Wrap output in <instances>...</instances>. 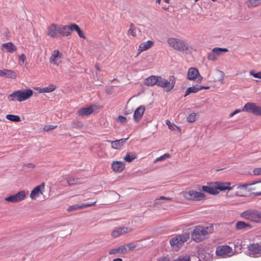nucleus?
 Returning a JSON list of instances; mask_svg holds the SVG:
<instances>
[{"label": "nucleus", "mask_w": 261, "mask_h": 261, "mask_svg": "<svg viewBox=\"0 0 261 261\" xmlns=\"http://www.w3.org/2000/svg\"><path fill=\"white\" fill-rule=\"evenodd\" d=\"M74 31L77 32L80 37L86 39V36L80 27L75 23L65 25L52 23L47 28V35L53 38L60 36L67 37L71 35L72 32Z\"/></svg>", "instance_id": "obj_1"}, {"label": "nucleus", "mask_w": 261, "mask_h": 261, "mask_svg": "<svg viewBox=\"0 0 261 261\" xmlns=\"http://www.w3.org/2000/svg\"><path fill=\"white\" fill-rule=\"evenodd\" d=\"M213 231L214 227L212 224L208 226H196L191 233L192 240L196 243L201 242L206 239Z\"/></svg>", "instance_id": "obj_2"}, {"label": "nucleus", "mask_w": 261, "mask_h": 261, "mask_svg": "<svg viewBox=\"0 0 261 261\" xmlns=\"http://www.w3.org/2000/svg\"><path fill=\"white\" fill-rule=\"evenodd\" d=\"M208 185V186H202L201 187V190L212 195L218 194L219 193L218 190H231L234 188V186L230 187L231 184L229 182H215L209 183Z\"/></svg>", "instance_id": "obj_3"}, {"label": "nucleus", "mask_w": 261, "mask_h": 261, "mask_svg": "<svg viewBox=\"0 0 261 261\" xmlns=\"http://www.w3.org/2000/svg\"><path fill=\"white\" fill-rule=\"evenodd\" d=\"M33 91L31 89L18 90L10 94L8 96L9 101L17 100L19 102L23 101L30 99L33 95Z\"/></svg>", "instance_id": "obj_4"}, {"label": "nucleus", "mask_w": 261, "mask_h": 261, "mask_svg": "<svg viewBox=\"0 0 261 261\" xmlns=\"http://www.w3.org/2000/svg\"><path fill=\"white\" fill-rule=\"evenodd\" d=\"M240 217L249 222L261 224V211L254 209H248L240 214Z\"/></svg>", "instance_id": "obj_5"}, {"label": "nucleus", "mask_w": 261, "mask_h": 261, "mask_svg": "<svg viewBox=\"0 0 261 261\" xmlns=\"http://www.w3.org/2000/svg\"><path fill=\"white\" fill-rule=\"evenodd\" d=\"M167 43L171 47L179 51L185 52L189 50V44L185 41L177 38H168Z\"/></svg>", "instance_id": "obj_6"}, {"label": "nucleus", "mask_w": 261, "mask_h": 261, "mask_svg": "<svg viewBox=\"0 0 261 261\" xmlns=\"http://www.w3.org/2000/svg\"><path fill=\"white\" fill-rule=\"evenodd\" d=\"M190 238L189 233L186 232L176 236L170 240V244L174 250L177 251Z\"/></svg>", "instance_id": "obj_7"}, {"label": "nucleus", "mask_w": 261, "mask_h": 261, "mask_svg": "<svg viewBox=\"0 0 261 261\" xmlns=\"http://www.w3.org/2000/svg\"><path fill=\"white\" fill-rule=\"evenodd\" d=\"M181 194L186 199L191 201H200L206 197L204 193L192 190L184 191Z\"/></svg>", "instance_id": "obj_8"}, {"label": "nucleus", "mask_w": 261, "mask_h": 261, "mask_svg": "<svg viewBox=\"0 0 261 261\" xmlns=\"http://www.w3.org/2000/svg\"><path fill=\"white\" fill-rule=\"evenodd\" d=\"M157 86L165 89L166 91H170L174 87L175 84V78L174 76H170L169 81L158 76Z\"/></svg>", "instance_id": "obj_9"}, {"label": "nucleus", "mask_w": 261, "mask_h": 261, "mask_svg": "<svg viewBox=\"0 0 261 261\" xmlns=\"http://www.w3.org/2000/svg\"><path fill=\"white\" fill-rule=\"evenodd\" d=\"M27 193L25 191L21 190L15 194L5 198L4 200L9 202L18 203L24 200L27 197Z\"/></svg>", "instance_id": "obj_10"}, {"label": "nucleus", "mask_w": 261, "mask_h": 261, "mask_svg": "<svg viewBox=\"0 0 261 261\" xmlns=\"http://www.w3.org/2000/svg\"><path fill=\"white\" fill-rule=\"evenodd\" d=\"M187 79L189 81H196L200 83L203 79L198 70L195 67H190L187 72Z\"/></svg>", "instance_id": "obj_11"}, {"label": "nucleus", "mask_w": 261, "mask_h": 261, "mask_svg": "<svg viewBox=\"0 0 261 261\" xmlns=\"http://www.w3.org/2000/svg\"><path fill=\"white\" fill-rule=\"evenodd\" d=\"M232 253V248L228 245L219 246L216 248V254L222 257L230 256Z\"/></svg>", "instance_id": "obj_12"}, {"label": "nucleus", "mask_w": 261, "mask_h": 261, "mask_svg": "<svg viewBox=\"0 0 261 261\" xmlns=\"http://www.w3.org/2000/svg\"><path fill=\"white\" fill-rule=\"evenodd\" d=\"M242 111L252 113L255 115H261V107L257 106L255 103L248 102L246 103L243 108Z\"/></svg>", "instance_id": "obj_13"}, {"label": "nucleus", "mask_w": 261, "mask_h": 261, "mask_svg": "<svg viewBox=\"0 0 261 261\" xmlns=\"http://www.w3.org/2000/svg\"><path fill=\"white\" fill-rule=\"evenodd\" d=\"M248 249L250 256L254 257L261 256V242L250 244Z\"/></svg>", "instance_id": "obj_14"}, {"label": "nucleus", "mask_w": 261, "mask_h": 261, "mask_svg": "<svg viewBox=\"0 0 261 261\" xmlns=\"http://www.w3.org/2000/svg\"><path fill=\"white\" fill-rule=\"evenodd\" d=\"M45 189V184L42 182L40 185L35 187L31 192L30 198L32 200H35L37 197L43 194Z\"/></svg>", "instance_id": "obj_15"}, {"label": "nucleus", "mask_w": 261, "mask_h": 261, "mask_svg": "<svg viewBox=\"0 0 261 261\" xmlns=\"http://www.w3.org/2000/svg\"><path fill=\"white\" fill-rule=\"evenodd\" d=\"M131 231L132 229L127 227H119L112 231L111 236L114 238H117L119 236L127 233Z\"/></svg>", "instance_id": "obj_16"}, {"label": "nucleus", "mask_w": 261, "mask_h": 261, "mask_svg": "<svg viewBox=\"0 0 261 261\" xmlns=\"http://www.w3.org/2000/svg\"><path fill=\"white\" fill-rule=\"evenodd\" d=\"M145 111V108L143 106H140L135 110L133 115V118L135 122H138L141 120Z\"/></svg>", "instance_id": "obj_17"}, {"label": "nucleus", "mask_w": 261, "mask_h": 261, "mask_svg": "<svg viewBox=\"0 0 261 261\" xmlns=\"http://www.w3.org/2000/svg\"><path fill=\"white\" fill-rule=\"evenodd\" d=\"M128 138L121 139L116 141L108 140V142L111 144V147L115 149H120L121 147L126 143Z\"/></svg>", "instance_id": "obj_18"}, {"label": "nucleus", "mask_w": 261, "mask_h": 261, "mask_svg": "<svg viewBox=\"0 0 261 261\" xmlns=\"http://www.w3.org/2000/svg\"><path fill=\"white\" fill-rule=\"evenodd\" d=\"M112 169L115 172L120 173L125 168V164L121 161H114L112 163Z\"/></svg>", "instance_id": "obj_19"}, {"label": "nucleus", "mask_w": 261, "mask_h": 261, "mask_svg": "<svg viewBox=\"0 0 261 261\" xmlns=\"http://www.w3.org/2000/svg\"><path fill=\"white\" fill-rule=\"evenodd\" d=\"M154 44V41L151 40H148L146 42L141 43L139 46L138 51V55H139L141 53L148 50L149 48L151 47Z\"/></svg>", "instance_id": "obj_20"}, {"label": "nucleus", "mask_w": 261, "mask_h": 261, "mask_svg": "<svg viewBox=\"0 0 261 261\" xmlns=\"http://www.w3.org/2000/svg\"><path fill=\"white\" fill-rule=\"evenodd\" d=\"M2 50L5 49L9 53H13L17 50L16 46L11 42L3 43L1 46Z\"/></svg>", "instance_id": "obj_21"}, {"label": "nucleus", "mask_w": 261, "mask_h": 261, "mask_svg": "<svg viewBox=\"0 0 261 261\" xmlns=\"http://www.w3.org/2000/svg\"><path fill=\"white\" fill-rule=\"evenodd\" d=\"M0 76H5L10 79H15L17 76V74L14 71L4 69L0 70Z\"/></svg>", "instance_id": "obj_22"}, {"label": "nucleus", "mask_w": 261, "mask_h": 261, "mask_svg": "<svg viewBox=\"0 0 261 261\" xmlns=\"http://www.w3.org/2000/svg\"><path fill=\"white\" fill-rule=\"evenodd\" d=\"M158 76L150 75L144 80V84L152 87L158 85Z\"/></svg>", "instance_id": "obj_23"}, {"label": "nucleus", "mask_w": 261, "mask_h": 261, "mask_svg": "<svg viewBox=\"0 0 261 261\" xmlns=\"http://www.w3.org/2000/svg\"><path fill=\"white\" fill-rule=\"evenodd\" d=\"M62 56V54L60 52V51L58 49L55 50L51 54L50 58H49V62L56 65L57 66L59 65V63L57 62V58H61Z\"/></svg>", "instance_id": "obj_24"}, {"label": "nucleus", "mask_w": 261, "mask_h": 261, "mask_svg": "<svg viewBox=\"0 0 261 261\" xmlns=\"http://www.w3.org/2000/svg\"><path fill=\"white\" fill-rule=\"evenodd\" d=\"M93 112V109L92 106H90L88 107L83 108L79 109L77 111V114L80 116H88L90 115Z\"/></svg>", "instance_id": "obj_25"}, {"label": "nucleus", "mask_w": 261, "mask_h": 261, "mask_svg": "<svg viewBox=\"0 0 261 261\" xmlns=\"http://www.w3.org/2000/svg\"><path fill=\"white\" fill-rule=\"evenodd\" d=\"M251 228L252 226L250 224L244 221H239L236 224V228L237 230L249 229Z\"/></svg>", "instance_id": "obj_26"}, {"label": "nucleus", "mask_w": 261, "mask_h": 261, "mask_svg": "<svg viewBox=\"0 0 261 261\" xmlns=\"http://www.w3.org/2000/svg\"><path fill=\"white\" fill-rule=\"evenodd\" d=\"M57 89V86L54 84H50L48 86L44 88H37L36 89L38 90L39 92L42 93H49L54 91Z\"/></svg>", "instance_id": "obj_27"}, {"label": "nucleus", "mask_w": 261, "mask_h": 261, "mask_svg": "<svg viewBox=\"0 0 261 261\" xmlns=\"http://www.w3.org/2000/svg\"><path fill=\"white\" fill-rule=\"evenodd\" d=\"M199 91H200V89H199V86H198V85H197V86H193L189 87L186 90V93H185V94L184 96L186 97L187 96L189 95L190 93H197Z\"/></svg>", "instance_id": "obj_28"}, {"label": "nucleus", "mask_w": 261, "mask_h": 261, "mask_svg": "<svg viewBox=\"0 0 261 261\" xmlns=\"http://www.w3.org/2000/svg\"><path fill=\"white\" fill-rule=\"evenodd\" d=\"M212 50L217 57L218 56L221 55L222 52L226 53L228 51L227 48L221 47H215L212 49Z\"/></svg>", "instance_id": "obj_29"}, {"label": "nucleus", "mask_w": 261, "mask_h": 261, "mask_svg": "<svg viewBox=\"0 0 261 261\" xmlns=\"http://www.w3.org/2000/svg\"><path fill=\"white\" fill-rule=\"evenodd\" d=\"M216 74L218 76L217 79H215V81L220 82L221 84H223V80L224 79V73L220 70H217L216 72Z\"/></svg>", "instance_id": "obj_30"}, {"label": "nucleus", "mask_w": 261, "mask_h": 261, "mask_svg": "<svg viewBox=\"0 0 261 261\" xmlns=\"http://www.w3.org/2000/svg\"><path fill=\"white\" fill-rule=\"evenodd\" d=\"M261 4V0H248L247 6L249 8L255 7Z\"/></svg>", "instance_id": "obj_31"}, {"label": "nucleus", "mask_w": 261, "mask_h": 261, "mask_svg": "<svg viewBox=\"0 0 261 261\" xmlns=\"http://www.w3.org/2000/svg\"><path fill=\"white\" fill-rule=\"evenodd\" d=\"M6 118L11 121L13 122H19L20 121V117L18 115L8 114L6 115Z\"/></svg>", "instance_id": "obj_32"}, {"label": "nucleus", "mask_w": 261, "mask_h": 261, "mask_svg": "<svg viewBox=\"0 0 261 261\" xmlns=\"http://www.w3.org/2000/svg\"><path fill=\"white\" fill-rule=\"evenodd\" d=\"M137 158V155L131 152H127L126 156L124 158V160L128 163L132 162L134 159Z\"/></svg>", "instance_id": "obj_33"}, {"label": "nucleus", "mask_w": 261, "mask_h": 261, "mask_svg": "<svg viewBox=\"0 0 261 261\" xmlns=\"http://www.w3.org/2000/svg\"><path fill=\"white\" fill-rule=\"evenodd\" d=\"M127 34L133 37H136L137 36L136 28L134 24L132 23L130 24L129 26V29L128 30Z\"/></svg>", "instance_id": "obj_34"}, {"label": "nucleus", "mask_w": 261, "mask_h": 261, "mask_svg": "<svg viewBox=\"0 0 261 261\" xmlns=\"http://www.w3.org/2000/svg\"><path fill=\"white\" fill-rule=\"evenodd\" d=\"M170 158V154L169 153H165L159 158H156L153 161L154 163H156L159 161H162L165 160L166 159H169Z\"/></svg>", "instance_id": "obj_35"}, {"label": "nucleus", "mask_w": 261, "mask_h": 261, "mask_svg": "<svg viewBox=\"0 0 261 261\" xmlns=\"http://www.w3.org/2000/svg\"><path fill=\"white\" fill-rule=\"evenodd\" d=\"M166 124L168 125V128L171 130H175L176 129H179V128L174 123H171L169 120H167L166 121Z\"/></svg>", "instance_id": "obj_36"}, {"label": "nucleus", "mask_w": 261, "mask_h": 261, "mask_svg": "<svg viewBox=\"0 0 261 261\" xmlns=\"http://www.w3.org/2000/svg\"><path fill=\"white\" fill-rule=\"evenodd\" d=\"M196 114L195 113H191L187 117V120L189 122H193L196 120Z\"/></svg>", "instance_id": "obj_37"}, {"label": "nucleus", "mask_w": 261, "mask_h": 261, "mask_svg": "<svg viewBox=\"0 0 261 261\" xmlns=\"http://www.w3.org/2000/svg\"><path fill=\"white\" fill-rule=\"evenodd\" d=\"M79 209H82L81 204H74L70 206L67 210L68 212H71Z\"/></svg>", "instance_id": "obj_38"}, {"label": "nucleus", "mask_w": 261, "mask_h": 261, "mask_svg": "<svg viewBox=\"0 0 261 261\" xmlns=\"http://www.w3.org/2000/svg\"><path fill=\"white\" fill-rule=\"evenodd\" d=\"M207 59L210 61H215L217 59V57L216 56L215 54L213 53V51L212 50L211 53H208Z\"/></svg>", "instance_id": "obj_39"}, {"label": "nucleus", "mask_w": 261, "mask_h": 261, "mask_svg": "<svg viewBox=\"0 0 261 261\" xmlns=\"http://www.w3.org/2000/svg\"><path fill=\"white\" fill-rule=\"evenodd\" d=\"M175 261H191L189 255L180 256Z\"/></svg>", "instance_id": "obj_40"}, {"label": "nucleus", "mask_w": 261, "mask_h": 261, "mask_svg": "<svg viewBox=\"0 0 261 261\" xmlns=\"http://www.w3.org/2000/svg\"><path fill=\"white\" fill-rule=\"evenodd\" d=\"M118 250H119L120 253L121 254H125L128 251L126 246L125 244L118 247Z\"/></svg>", "instance_id": "obj_41"}, {"label": "nucleus", "mask_w": 261, "mask_h": 261, "mask_svg": "<svg viewBox=\"0 0 261 261\" xmlns=\"http://www.w3.org/2000/svg\"><path fill=\"white\" fill-rule=\"evenodd\" d=\"M26 60L25 56L24 54H21L18 58V64L19 65H22Z\"/></svg>", "instance_id": "obj_42"}, {"label": "nucleus", "mask_w": 261, "mask_h": 261, "mask_svg": "<svg viewBox=\"0 0 261 261\" xmlns=\"http://www.w3.org/2000/svg\"><path fill=\"white\" fill-rule=\"evenodd\" d=\"M125 245L126 246V248L127 249L128 248V251L133 250L137 246L136 244H134L133 243H130Z\"/></svg>", "instance_id": "obj_43"}, {"label": "nucleus", "mask_w": 261, "mask_h": 261, "mask_svg": "<svg viewBox=\"0 0 261 261\" xmlns=\"http://www.w3.org/2000/svg\"><path fill=\"white\" fill-rule=\"evenodd\" d=\"M249 74L255 78L261 79V71L254 73L253 71H250Z\"/></svg>", "instance_id": "obj_44"}, {"label": "nucleus", "mask_w": 261, "mask_h": 261, "mask_svg": "<svg viewBox=\"0 0 261 261\" xmlns=\"http://www.w3.org/2000/svg\"><path fill=\"white\" fill-rule=\"evenodd\" d=\"M116 253H120L118 247L111 249L109 251V254L110 255L115 254Z\"/></svg>", "instance_id": "obj_45"}, {"label": "nucleus", "mask_w": 261, "mask_h": 261, "mask_svg": "<svg viewBox=\"0 0 261 261\" xmlns=\"http://www.w3.org/2000/svg\"><path fill=\"white\" fill-rule=\"evenodd\" d=\"M23 167H26L28 168H32V169H34L36 167L35 164L32 163L25 164L23 165Z\"/></svg>", "instance_id": "obj_46"}, {"label": "nucleus", "mask_w": 261, "mask_h": 261, "mask_svg": "<svg viewBox=\"0 0 261 261\" xmlns=\"http://www.w3.org/2000/svg\"><path fill=\"white\" fill-rule=\"evenodd\" d=\"M253 174L255 175H261V167L255 168L253 170Z\"/></svg>", "instance_id": "obj_47"}, {"label": "nucleus", "mask_w": 261, "mask_h": 261, "mask_svg": "<svg viewBox=\"0 0 261 261\" xmlns=\"http://www.w3.org/2000/svg\"><path fill=\"white\" fill-rule=\"evenodd\" d=\"M248 185L247 184H244V185H241L237 186V189L238 190H246L247 188L248 187Z\"/></svg>", "instance_id": "obj_48"}, {"label": "nucleus", "mask_w": 261, "mask_h": 261, "mask_svg": "<svg viewBox=\"0 0 261 261\" xmlns=\"http://www.w3.org/2000/svg\"><path fill=\"white\" fill-rule=\"evenodd\" d=\"M118 120L121 123H124L126 122V118L122 116H119Z\"/></svg>", "instance_id": "obj_49"}, {"label": "nucleus", "mask_w": 261, "mask_h": 261, "mask_svg": "<svg viewBox=\"0 0 261 261\" xmlns=\"http://www.w3.org/2000/svg\"><path fill=\"white\" fill-rule=\"evenodd\" d=\"M96 202L95 201L92 203H86V204H81V206L82 207V209L84 208V207H88V206H93V205H94L95 204H96Z\"/></svg>", "instance_id": "obj_50"}, {"label": "nucleus", "mask_w": 261, "mask_h": 261, "mask_svg": "<svg viewBox=\"0 0 261 261\" xmlns=\"http://www.w3.org/2000/svg\"><path fill=\"white\" fill-rule=\"evenodd\" d=\"M158 261H170V259L168 256H162L158 259Z\"/></svg>", "instance_id": "obj_51"}, {"label": "nucleus", "mask_w": 261, "mask_h": 261, "mask_svg": "<svg viewBox=\"0 0 261 261\" xmlns=\"http://www.w3.org/2000/svg\"><path fill=\"white\" fill-rule=\"evenodd\" d=\"M242 110H240V109H237V110H236L234 112H233L232 113H231V114L230 115V117H231L232 116H233L234 115L241 112H242Z\"/></svg>", "instance_id": "obj_52"}, {"label": "nucleus", "mask_w": 261, "mask_h": 261, "mask_svg": "<svg viewBox=\"0 0 261 261\" xmlns=\"http://www.w3.org/2000/svg\"><path fill=\"white\" fill-rule=\"evenodd\" d=\"M56 127V126H53V125H46L45 126V129L46 130H51V129H54Z\"/></svg>", "instance_id": "obj_53"}, {"label": "nucleus", "mask_w": 261, "mask_h": 261, "mask_svg": "<svg viewBox=\"0 0 261 261\" xmlns=\"http://www.w3.org/2000/svg\"><path fill=\"white\" fill-rule=\"evenodd\" d=\"M158 199L171 200L172 198H170V197H166L162 196H160V198Z\"/></svg>", "instance_id": "obj_54"}, {"label": "nucleus", "mask_w": 261, "mask_h": 261, "mask_svg": "<svg viewBox=\"0 0 261 261\" xmlns=\"http://www.w3.org/2000/svg\"><path fill=\"white\" fill-rule=\"evenodd\" d=\"M69 185H73L74 184V179L73 178H69L67 180Z\"/></svg>", "instance_id": "obj_55"}, {"label": "nucleus", "mask_w": 261, "mask_h": 261, "mask_svg": "<svg viewBox=\"0 0 261 261\" xmlns=\"http://www.w3.org/2000/svg\"><path fill=\"white\" fill-rule=\"evenodd\" d=\"M235 195L239 196H244V194L241 191H237L236 192Z\"/></svg>", "instance_id": "obj_56"}, {"label": "nucleus", "mask_w": 261, "mask_h": 261, "mask_svg": "<svg viewBox=\"0 0 261 261\" xmlns=\"http://www.w3.org/2000/svg\"><path fill=\"white\" fill-rule=\"evenodd\" d=\"M210 87L208 86H199L200 91L203 89H208Z\"/></svg>", "instance_id": "obj_57"}, {"label": "nucleus", "mask_w": 261, "mask_h": 261, "mask_svg": "<svg viewBox=\"0 0 261 261\" xmlns=\"http://www.w3.org/2000/svg\"><path fill=\"white\" fill-rule=\"evenodd\" d=\"M253 194L255 196H259V195H261V192H254V193H253Z\"/></svg>", "instance_id": "obj_58"}, {"label": "nucleus", "mask_w": 261, "mask_h": 261, "mask_svg": "<svg viewBox=\"0 0 261 261\" xmlns=\"http://www.w3.org/2000/svg\"><path fill=\"white\" fill-rule=\"evenodd\" d=\"M113 261H122V259L120 258L114 259Z\"/></svg>", "instance_id": "obj_59"}, {"label": "nucleus", "mask_w": 261, "mask_h": 261, "mask_svg": "<svg viewBox=\"0 0 261 261\" xmlns=\"http://www.w3.org/2000/svg\"><path fill=\"white\" fill-rule=\"evenodd\" d=\"M106 92L107 93H110V90H109V89H107V90H106Z\"/></svg>", "instance_id": "obj_60"}, {"label": "nucleus", "mask_w": 261, "mask_h": 261, "mask_svg": "<svg viewBox=\"0 0 261 261\" xmlns=\"http://www.w3.org/2000/svg\"><path fill=\"white\" fill-rule=\"evenodd\" d=\"M156 3L160 4L161 3V0H156Z\"/></svg>", "instance_id": "obj_61"}, {"label": "nucleus", "mask_w": 261, "mask_h": 261, "mask_svg": "<svg viewBox=\"0 0 261 261\" xmlns=\"http://www.w3.org/2000/svg\"><path fill=\"white\" fill-rule=\"evenodd\" d=\"M166 3H169V0H164Z\"/></svg>", "instance_id": "obj_62"}, {"label": "nucleus", "mask_w": 261, "mask_h": 261, "mask_svg": "<svg viewBox=\"0 0 261 261\" xmlns=\"http://www.w3.org/2000/svg\"><path fill=\"white\" fill-rule=\"evenodd\" d=\"M96 69H97V70H99V68H98V66H96Z\"/></svg>", "instance_id": "obj_63"}, {"label": "nucleus", "mask_w": 261, "mask_h": 261, "mask_svg": "<svg viewBox=\"0 0 261 261\" xmlns=\"http://www.w3.org/2000/svg\"><path fill=\"white\" fill-rule=\"evenodd\" d=\"M198 1V0H195V1L196 2H197Z\"/></svg>", "instance_id": "obj_64"}]
</instances>
